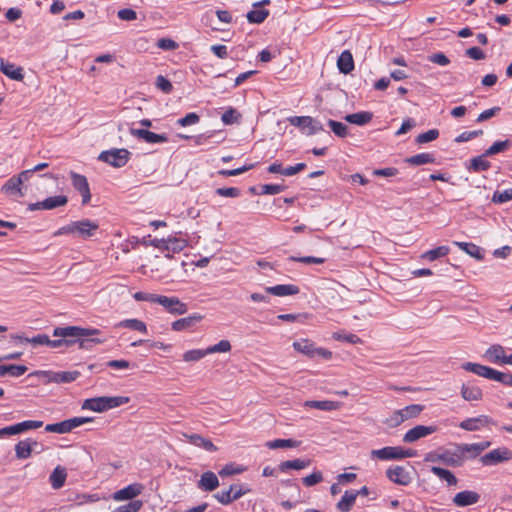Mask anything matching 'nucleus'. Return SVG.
I'll use <instances>...</instances> for the list:
<instances>
[{
	"label": "nucleus",
	"mask_w": 512,
	"mask_h": 512,
	"mask_svg": "<svg viewBox=\"0 0 512 512\" xmlns=\"http://www.w3.org/2000/svg\"><path fill=\"white\" fill-rule=\"evenodd\" d=\"M99 333L98 329L81 328L78 326L56 327L53 331V336L60 337L61 339L50 340L48 338L47 346L52 348H58L63 345L69 346L74 342L72 339H78L80 340V347L87 348L90 343H103V340L97 338L84 339Z\"/></svg>",
	"instance_id": "f257e3e1"
},
{
	"label": "nucleus",
	"mask_w": 512,
	"mask_h": 512,
	"mask_svg": "<svg viewBox=\"0 0 512 512\" xmlns=\"http://www.w3.org/2000/svg\"><path fill=\"white\" fill-rule=\"evenodd\" d=\"M130 401L126 396H102L86 399L82 404V409L102 413L107 410L117 408Z\"/></svg>",
	"instance_id": "f03ea898"
},
{
	"label": "nucleus",
	"mask_w": 512,
	"mask_h": 512,
	"mask_svg": "<svg viewBox=\"0 0 512 512\" xmlns=\"http://www.w3.org/2000/svg\"><path fill=\"white\" fill-rule=\"evenodd\" d=\"M416 452L412 449H404L399 446H387L381 449L372 450V458L380 460H400L404 458L414 457Z\"/></svg>",
	"instance_id": "7ed1b4c3"
},
{
	"label": "nucleus",
	"mask_w": 512,
	"mask_h": 512,
	"mask_svg": "<svg viewBox=\"0 0 512 512\" xmlns=\"http://www.w3.org/2000/svg\"><path fill=\"white\" fill-rule=\"evenodd\" d=\"M131 152L125 148H114L106 151H102L98 159L105 162L115 168H121L126 165L130 159Z\"/></svg>",
	"instance_id": "20e7f679"
},
{
	"label": "nucleus",
	"mask_w": 512,
	"mask_h": 512,
	"mask_svg": "<svg viewBox=\"0 0 512 512\" xmlns=\"http://www.w3.org/2000/svg\"><path fill=\"white\" fill-rule=\"evenodd\" d=\"M293 348L309 358L321 357L323 359H331L332 352L321 347H315L314 343L308 339H301L292 344Z\"/></svg>",
	"instance_id": "39448f33"
},
{
	"label": "nucleus",
	"mask_w": 512,
	"mask_h": 512,
	"mask_svg": "<svg viewBox=\"0 0 512 512\" xmlns=\"http://www.w3.org/2000/svg\"><path fill=\"white\" fill-rule=\"evenodd\" d=\"M491 442L483 441L480 443H472V444H458L456 445V453L460 458V465H462L464 459L476 458L483 451L489 448Z\"/></svg>",
	"instance_id": "423d86ee"
},
{
	"label": "nucleus",
	"mask_w": 512,
	"mask_h": 512,
	"mask_svg": "<svg viewBox=\"0 0 512 512\" xmlns=\"http://www.w3.org/2000/svg\"><path fill=\"white\" fill-rule=\"evenodd\" d=\"M288 121L291 125L298 127L307 135H313L317 131L322 130L321 124L310 116H292L288 118Z\"/></svg>",
	"instance_id": "0eeeda50"
},
{
	"label": "nucleus",
	"mask_w": 512,
	"mask_h": 512,
	"mask_svg": "<svg viewBox=\"0 0 512 512\" xmlns=\"http://www.w3.org/2000/svg\"><path fill=\"white\" fill-rule=\"evenodd\" d=\"M155 303L162 305L168 312L176 315H183L188 311L187 305L181 302L177 297H167L156 294Z\"/></svg>",
	"instance_id": "6e6552de"
},
{
	"label": "nucleus",
	"mask_w": 512,
	"mask_h": 512,
	"mask_svg": "<svg viewBox=\"0 0 512 512\" xmlns=\"http://www.w3.org/2000/svg\"><path fill=\"white\" fill-rule=\"evenodd\" d=\"M512 459V452L505 447L494 449L481 457L483 465L490 466Z\"/></svg>",
	"instance_id": "1a4fd4ad"
},
{
	"label": "nucleus",
	"mask_w": 512,
	"mask_h": 512,
	"mask_svg": "<svg viewBox=\"0 0 512 512\" xmlns=\"http://www.w3.org/2000/svg\"><path fill=\"white\" fill-rule=\"evenodd\" d=\"M387 478L395 484L407 486L412 481L411 473L403 466H392L386 470Z\"/></svg>",
	"instance_id": "9d476101"
},
{
	"label": "nucleus",
	"mask_w": 512,
	"mask_h": 512,
	"mask_svg": "<svg viewBox=\"0 0 512 512\" xmlns=\"http://www.w3.org/2000/svg\"><path fill=\"white\" fill-rule=\"evenodd\" d=\"M98 228V224L89 219H82L73 222L74 235L83 239L93 237L96 234Z\"/></svg>",
	"instance_id": "9b49d317"
},
{
	"label": "nucleus",
	"mask_w": 512,
	"mask_h": 512,
	"mask_svg": "<svg viewBox=\"0 0 512 512\" xmlns=\"http://www.w3.org/2000/svg\"><path fill=\"white\" fill-rule=\"evenodd\" d=\"M456 451L450 452L445 451L441 454L436 452H429L425 455V462H443L444 464L452 467L460 466V458L458 457Z\"/></svg>",
	"instance_id": "f8f14e48"
},
{
	"label": "nucleus",
	"mask_w": 512,
	"mask_h": 512,
	"mask_svg": "<svg viewBox=\"0 0 512 512\" xmlns=\"http://www.w3.org/2000/svg\"><path fill=\"white\" fill-rule=\"evenodd\" d=\"M67 202H68V198L64 195L53 196V197H49L43 201L29 204L28 210H30V211L52 210L57 207L66 205Z\"/></svg>",
	"instance_id": "ddd939ff"
},
{
	"label": "nucleus",
	"mask_w": 512,
	"mask_h": 512,
	"mask_svg": "<svg viewBox=\"0 0 512 512\" xmlns=\"http://www.w3.org/2000/svg\"><path fill=\"white\" fill-rule=\"evenodd\" d=\"M437 430L435 426L417 425L409 429L403 436V442L414 443L421 438L427 437Z\"/></svg>",
	"instance_id": "4468645a"
},
{
	"label": "nucleus",
	"mask_w": 512,
	"mask_h": 512,
	"mask_svg": "<svg viewBox=\"0 0 512 512\" xmlns=\"http://www.w3.org/2000/svg\"><path fill=\"white\" fill-rule=\"evenodd\" d=\"M494 424L492 418L487 415H480L478 417L467 418L460 422L459 427L466 431H478L483 427Z\"/></svg>",
	"instance_id": "2eb2a0df"
},
{
	"label": "nucleus",
	"mask_w": 512,
	"mask_h": 512,
	"mask_svg": "<svg viewBox=\"0 0 512 512\" xmlns=\"http://www.w3.org/2000/svg\"><path fill=\"white\" fill-rule=\"evenodd\" d=\"M70 175L74 188L78 190L82 196V204H87L91 199V193L86 177L75 172H71Z\"/></svg>",
	"instance_id": "dca6fc26"
},
{
	"label": "nucleus",
	"mask_w": 512,
	"mask_h": 512,
	"mask_svg": "<svg viewBox=\"0 0 512 512\" xmlns=\"http://www.w3.org/2000/svg\"><path fill=\"white\" fill-rule=\"evenodd\" d=\"M129 132L132 136L147 143H164L168 141L165 134H156L145 129L130 128Z\"/></svg>",
	"instance_id": "f3484780"
},
{
	"label": "nucleus",
	"mask_w": 512,
	"mask_h": 512,
	"mask_svg": "<svg viewBox=\"0 0 512 512\" xmlns=\"http://www.w3.org/2000/svg\"><path fill=\"white\" fill-rule=\"evenodd\" d=\"M480 500V495L472 490H464L457 493L452 502L456 507H466L470 505H474L478 503Z\"/></svg>",
	"instance_id": "a211bd4d"
},
{
	"label": "nucleus",
	"mask_w": 512,
	"mask_h": 512,
	"mask_svg": "<svg viewBox=\"0 0 512 512\" xmlns=\"http://www.w3.org/2000/svg\"><path fill=\"white\" fill-rule=\"evenodd\" d=\"M143 491V485L139 483H133L125 488H122L118 491H116L113 494V499L115 501H124V500H131L135 497L139 496Z\"/></svg>",
	"instance_id": "6ab92c4d"
},
{
	"label": "nucleus",
	"mask_w": 512,
	"mask_h": 512,
	"mask_svg": "<svg viewBox=\"0 0 512 512\" xmlns=\"http://www.w3.org/2000/svg\"><path fill=\"white\" fill-rule=\"evenodd\" d=\"M92 421L89 417H74L57 423V434H66L73 429Z\"/></svg>",
	"instance_id": "aec40b11"
},
{
	"label": "nucleus",
	"mask_w": 512,
	"mask_h": 512,
	"mask_svg": "<svg viewBox=\"0 0 512 512\" xmlns=\"http://www.w3.org/2000/svg\"><path fill=\"white\" fill-rule=\"evenodd\" d=\"M23 183L16 176H12L1 188V191L10 197H23Z\"/></svg>",
	"instance_id": "412c9836"
},
{
	"label": "nucleus",
	"mask_w": 512,
	"mask_h": 512,
	"mask_svg": "<svg viewBox=\"0 0 512 512\" xmlns=\"http://www.w3.org/2000/svg\"><path fill=\"white\" fill-rule=\"evenodd\" d=\"M38 443L30 438L21 440L15 445V455L17 459H27L31 456L33 449Z\"/></svg>",
	"instance_id": "4be33fe9"
},
{
	"label": "nucleus",
	"mask_w": 512,
	"mask_h": 512,
	"mask_svg": "<svg viewBox=\"0 0 512 512\" xmlns=\"http://www.w3.org/2000/svg\"><path fill=\"white\" fill-rule=\"evenodd\" d=\"M0 71L12 80L22 81L24 78L23 69L13 63L0 60Z\"/></svg>",
	"instance_id": "5701e85b"
},
{
	"label": "nucleus",
	"mask_w": 512,
	"mask_h": 512,
	"mask_svg": "<svg viewBox=\"0 0 512 512\" xmlns=\"http://www.w3.org/2000/svg\"><path fill=\"white\" fill-rule=\"evenodd\" d=\"M265 290L267 294H271L278 297L296 295L299 293V288L293 284H280L276 286L266 287Z\"/></svg>",
	"instance_id": "b1692460"
},
{
	"label": "nucleus",
	"mask_w": 512,
	"mask_h": 512,
	"mask_svg": "<svg viewBox=\"0 0 512 512\" xmlns=\"http://www.w3.org/2000/svg\"><path fill=\"white\" fill-rule=\"evenodd\" d=\"M219 486V480L212 471L204 472L198 482V488L202 491H214Z\"/></svg>",
	"instance_id": "393cba45"
},
{
	"label": "nucleus",
	"mask_w": 512,
	"mask_h": 512,
	"mask_svg": "<svg viewBox=\"0 0 512 512\" xmlns=\"http://www.w3.org/2000/svg\"><path fill=\"white\" fill-rule=\"evenodd\" d=\"M184 437L189 443L196 447L203 448L210 452L217 451V447L209 439H206L199 434H184Z\"/></svg>",
	"instance_id": "a878e982"
},
{
	"label": "nucleus",
	"mask_w": 512,
	"mask_h": 512,
	"mask_svg": "<svg viewBox=\"0 0 512 512\" xmlns=\"http://www.w3.org/2000/svg\"><path fill=\"white\" fill-rule=\"evenodd\" d=\"M337 67L341 73L348 74L354 69V60L349 50L343 51L338 60Z\"/></svg>",
	"instance_id": "bb28decb"
},
{
	"label": "nucleus",
	"mask_w": 512,
	"mask_h": 512,
	"mask_svg": "<svg viewBox=\"0 0 512 512\" xmlns=\"http://www.w3.org/2000/svg\"><path fill=\"white\" fill-rule=\"evenodd\" d=\"M461 396L466 401H479L483 397V392L478 386L467 383L461 387Z\"/></svg>",
	"instance_id": "cd10ccee"
},
{
	"label": "nucleus",
	"mask_w": 512,
	"mask_h": 512,
	"mask_svg": "<svg viewBox=\"0 0 512 512\" xmlns=\"http://www.w3.org/2000/svg\"><path fill=\"white\" fill-rule=\"evenodd\" d=\"M67 478L66 469L62 466H57L49 476V481L54 489H60L64 486Z\"/></svg>",
	"instance_id": "c85d7f7f"
},
{
	"label": "nucleus",
	"mask_w": 512,
	"mask_h": 512,
	"mask_svg": "<svg viewBox=\"0 0 512 512\" xmlns=\"http://www.w3.org/2000/svg\"><path fill=\"white\" fill-rule=\"evenodd\" d=\"M303 405L304 407L314 408L322 411H333L337 410L340 407V404L338 402L330 400H308L305 401Z\"/></svg>",
	"instance_id": "c756f323"
},
{
	"label": "nucleus",
	"mask_w": 512,
	"mask_h": 512,
	"mask_svg": "<svg viewBox=\"0 0 512 512\" xmlns=\"http://www.w3.org/2000/svg\"><path fill=\"white\" fill-rule=\"evenodd\" d=\"M485 357L492 363H504L506 355L504 348L501 345L495 344L486 350Z\"/></svg>",
	"instance_id": "7c9ffc66"
},
{
	"label": "nucleus",
	"mask_w": 512,
	"mask_h": 512,
	"mask_svg": "<svg viewBox=\"0 0 512 512\" xmlns=\"http://www.w3.org/2000/svg\"><path fill=\"white\" fill-rule=\"evenodd\" d=\"M462 368L486 379H489L492 373V368L478 363L466 362L462 365Z\"/></svg>",
	"instance_id": "2f4dec72"
},
{
	"label": "nucleus",
	"mask_w": 512,
	"mask_h": 512,
	"mask_svg": "<svg viewBox=\"0 0 512 512\" xmlns=\"http://www.w3.org/2000/svg\"><path fill=\"white\" fill-rule=\"evenodd\" d=\"M372 113L367 111L357 112L353 114H348L345 116V120L351 124L355 125H365L372 120Z\"/></svg>",
	"instance_id": "473e14b6"
},
{
	"label": "nucleus",
	"mask_w": 512,
	"mask_h": 512,
	"mask_svg": "<svg viewBox=\"0 0 512 512\" xmlns=\"http://www.w3.org/2000/svg\"><path fill=\"white\" fill-rule=\"evenodd\" d=\"M27 371V367L24 365H0V376L4 377L10 375L12 377H20Z\"/></svg>",
	"instance_id": "72a5a7b5"
},
{
	"label": "nucleus",
	"mask_w": 512,
	"mask_h": 512,
	"mask_svg": "<svg viewBox=\"0 0 512 512\" xmlns=\"http://www.w3.org/2000/svg\"><path fill=\"white\" fill-rule=\"evenodd\" d=\"M357 496L358 493H354V491H346L341 500L337 503V508L341 512H349L355 503Z\"/></svg>",
	"instance_id": "f704fd0d"
},
{
	"label": "nucleus",
	"mask_w": 512,
	"mask_h": 512,
	"mask_svg": "<svg viewBox=\"0 0 512 512\" xmlns=\"http://www.w3.org/2000/svg\"><path fill=\"white\" fill-rule=\"evenodd\" d=\"M187 246V241L185 239L169 236L167 237V245L166 251L168 253H179Z\"/></svg>",
	"instance_id": "c9c22d12"
},
{
	"label": "nucleus",
	"mask_w": 512,
	"mask_h": 512,
	"mask_svg": "<svg viewBox=\"0 0 512 512\" xmlns=\"http://www.w3.org/2000/svg\"><path fill=\"white\" fill-rule=\"evenodd\" d=\"M202 319L201 315H192L189 317L181 318L172 323V329L174 331H182L191 327L195 322Z\"/></svg>",
	"instance_id": "e433bc0d"
},
{
	"label": "nucleus",
	"mask_w": 512,
	"mask_h": 512,
	"mask_svg": "<svg viewBox=\"0 0 512 512\" xmlns=\"http://www.w3.org/2000/svg\"><path fill=\"white\" fill-rule=\"evenodd\" d=\"M453 244L456 245L457 247H459L462 251L466 252L467 254H469L470 256H472L476 259L483 258L482 250L476 244L467 243V242H458V241H454Z\"/></svg>",
	"instance_id": "4c0bfd02"
},
{
	"label": "nucleus",
	"mask_w": 512,
	"mask_h": 512,
	"mask_svg": "<svg viewBox=\"0 0 512 512\" xmlns=\"http://www.w3.org/2000/svg\"><path fill=\"white\" fill-rule=\"evenodd\" d=\"M431 472L440 479L445 480L448 485L455 486L458 483V480L455 477V475L447 469L433 466L431 468Z\"/></svg>",
	"instance_id": "58836bf2"
},
{
	"label": "nucleus",
	"mask_w": 512,
	"mask_h": 512,
	"mask_svg": "<svg viewBox=\"0 0 512 512\" xmlns=\"http://www.w3.org/2000/svg\"><path fill=\"white\" fill-rule=\"evenodd\" d=\"M424 407L420 404H411L402 409H399L401 412V416L403 418V422L416 418L423 411Z\"/></svg>",
	"instance_id": "ea45409f"
},
{
	"label": "nucleus",
	"mask_w": 512,
	"mask_h": 512,
	"mask_svg": "<svg viewBox=\"0 0 512 512\" xmlns=\"http://www.w3.org/2000/svg\"><path fill=\"white\" fill-rule=\"evenodd\" d=\"M310 465V460H304V459H294V460H287L282 462L279 465V469L282 472H285L288 469H295V470H301Z\"/></svg>",
	"instance_id": "a19ab883"
},
{
	"label": "nucleus",
	"mask_w": 512,
	"mask_h": 512,
	"mask_svg": "<svg viewBox=\"0 0 512 512\" xmlns=\"http://www.w3.org/2000/svg\"><path fill=\"white\" fill-rule=\"evenodd\" d=\"M300 441L294 439H275L266 443L267 447L270 449H278V448H295L300 445Z\"/></svg>",
	"instance_id": "79ce46f5"
},
{
	"label": "nucleus",
	"mask_w": 512,
	"mask_h": 512,
	"mask_svg": "<svg viewBox=\"0 0 512 512\" xmlns=\"http://www.w3.org/2000/svg\"><path fill=\"white\" fill-rule=\"evenodd\" d=\"M118 327L133 329L142 333H147L146 324L139 319H125L118 323Z\"/></svg>",
	"instance_id": "37998d69"
},
{
	"label": "nucleus",
	"mask_w": 512,
	"mask_h": 512,
	"mask_svg": "<svg viewBox=\"0 0 512 512\" xmlns=\"http://www.w3.org/2000/svg\"><path fill=\"white\" fill-rule=\"evenodd\" d=\"M80 376V372L78 371H60L55 372V383L56 384H65L71 383L78 379Z\"/></svg>",
	"instance_id": "c03bdc74"
},
{
	"label": "nucleus",
	"mask_w": 512,
	"mask_h": 512,
	"mask_svg": "<svg viewBox=\"0 0 512 512\" xmlns=\"http://www.w3.org/2000/svg\"><path fill=\"white\" fill-rule=\"evenodd\" d=\"M487 156L488 155H485L484 153L480 156L471 159L470 169H472L475 172L488 170L490 168V162L485 159Z\"/></svg>",
	"instance_id": "a18cd8bd"
},
{
	"label": "nucleus",
	"mask_w": 512,
	"mask_h": 512,
	"mask_svg": "<svg viewBox=\"0 0 512 512\" xmlns=\"http://www.w3.org/2000/svg\"><path fill=\"white\" fill-rule=\"evenodd\" d=\"M450 249L447 246H439L435 249L426 251L421 255L423 259H427L429 261H434L440 257H444L449 253Z\"/></svg>",
	"instance_id": "49530a36"
},
{
	"label": "nucleus",
	"mask_w": 512,
	"mask_h": 512,
	"mask_svg": "<svg viewBox=\"0 0 512 512\" xmlns=\"http://www.w3.org/2000/svg\"><path fill=\"white\" fill-rule=\"evenodd\" d=\"M435 161L434 156L430 153H420L407 158L406 162L411 165H423L433 163Z\"/></svg>",
	"instance_id": "de8ad7c7"
},
{
	"label": "nucleus",
	"mask_w": 512,
	"mask_h": 512,
	"mask_svg": "<svg viewBox=\"0 0 512 512\" xmlns=\"http://www.w3.org/2000/svg\"><path fill=\"white\" fill-rule=\"evenodd\" d=\"M12 339L18 340L20 342L31 343L33 346L47 345L48 343V336L45 334H39L32 338L16 335L12 336Z\"/></svg>",
	"instance_id": "09e8293b"
},
{
	"label": "nucleus",
	"mask_w": 512,
	"mask_h": 512,
	"mask_svg": "<svg viewBox=\"0 0 512 512\" xmlns=\"http://www.w3.org/2000/svg\"><path fill=\"white\" fill-rule=\"evenodd\" d=\"M269 11L265 9L251 10L247 13V20L250 23L260 24L268 17Z\"/></svg>",
	"instance_id": "8fccbe9b"
},
{
	"label": "nucleus",
	"mask_w": 512,
	"mask_h": 512,
	"mask_svg": "<svg viewBox=\"0 0 512 512\" xmlns=\"http://www.w3.org/2000/svg\"><path fill=\"white\" fill-rule=\"evenodd\" d=\"M207 355L206 349H193L183 354V360L186 362L199 361Z\"/></svg>",
	"instance_id": "3c124183"
},
{
	"label": "nucleus",
	"mask_w": 512,
	"mask_h": 512,
	"mask_svg": "<svg viewBox=\"0 0 512 512\" xmlns=\"http://www.w3.org/2000/svg\"><path fill=\"white\" fill-rule=\"evenodd\" d=\"M231 350V344L228 340H221L219 343L206 348L207 354L226 353Z\"/></svg>",
	"instance_id": "603ef678"
},
{
	"label": "nucleus",
	"mask_w": 512,
	"mask_h": 512,
	"mask_svg": "<svg viewBox=\"0 0 512 512\" xmlns=\"http://www.w3.org/2000/svg\"><path fill=\"white\" fill-rule=\"evenodd\" d=\"M510 141L509 140H505V141H497L495 143H493L486 151H485V155H488V156H491V155H495L497 153H500V152H503L504 150H506L507 148L510 147Z\"/></svg>",
	"instance_id": "864d4df0"
},
{
	"label": "nucleus",
	"mask_w": 512,
	"mask_h": 512,
	"mask_svg": "<svg viewBox=\"0 0 512 512\" xmlns=\"http://www.w3.org/2000/svg\"><path fill=\"white\" fill-rule=\"evenodd\" d=\"M237 488V485H231L230 488L226 491L218 492L214 495V497L223 505H228L234 499L232 498V492Z\"/></svg>",
	"instance_id": "5fc2aeb1"
},
{
	"label": "nucleus",
	"mask_w": 512,
	"mask_h": 512,
	"mask_svg": "<svg viewBox=\"0 0 512 512\" xmlns=\"http://www.w3.org/2000/svg\"><path fill=\"white\" fill-rule=\"evenodd\" d=\"M438 137H439V131L437 129H430L424 133L419 134L416 137V142L418 144H425V143L436 140Z\"/></svg>",
	"instance_id": "6e6d98bb"
},
{
	"label": "nucleus",
	"mask_w": 512,
	"mask_h": 512,
	"mask_svg": "<svg viewBox=\"0 0 512 512\" xmlns=\"http://www.w3.org/2000/svg\"><path fill=\"white\" fill-rule=\"evenodd\" d=\"M403 423V418L399 410H395L392 414L384 420V424L388 428H396Z\"/></svg>",
	"instance_id": "4d7b16f0"
},
{
	"label": "nucleus",
	"mask_w": 512,
	"mask_h": 512,
	"mask_svg": "<svg viewBox=\"0 0 512 512\" xmlns=\"http://www.w3.org/2000/svg\"><path fill=\"white\" fill-rule=\"evenodd\" d=\"M512 200V188L506 189L504 191H495L492 197V201L494 203L502 204L507 201Z\"/></svg>",
	"instance_id": "13d9d810"
},
{
	"label": "nucleus",
	"mask_w": 512,
	"mask_h": 512,
	"mask_svg": "<svg viewBox=\"0 0 512 512\" xmlns=\"http://www.w3.org/2000/svg\"><path fill=\"white\" fill-rule=\"evenodd\" d=\"M328 125L338 137H345L348 134V127L341 122L329 120Z\"/></svg>",
	"instance_id": "bf43d9fd"
},
{
	"label": "nucleus",
	"mask_w": 512,
	"mask_h": 512,
	"mask_svg": "<svg viewBox=\"0 0 512 512\" xmlns=\"http://www.w3.org/2000/svg\"><path fill=\"white\" fill-rule=\"evenodd\" d=\"M142 501L134 500L126 505H121L112 512H138L142 507Z\"/></svg>",
	"instance_id": "052dcab7"
},
{
	"label": "nucleus",
	"mask_w": 512,
	"mask_h": 512,
	"mask_svg": "<svg viewBox=\"0 0 512 512\" xmlns=\"http://www.w3.org/2000/svg\"><path fill=\"white\" fill-rule=\"evenodd\" d=\"M31 376H36L44 384L55 383V371H35L31 374Z\"/></svg>",
	"instance_id": "680f3d73"
},
{
	"label": "nucleus",
	"mask_w": 512,
	"mask_h": 512,
	"mask_svg": "<svg viewBox=\"0 0 512 512\" xmlns=\"http://www.w3.org/2000/svg\"><path fill=\"white\" fill-rule=\"evenodd\" d=\"M199 120H200L199 115L194 112H191V113H188L186 116L178 119L177 124L182 127H185V126L197 124L199 122Z\"/></svg>",
	"instance_id": "e2e57ef3"
},
{
	"label": "nucleus",
	"mask_w": 512,
	"mask_h": 512,
	"mask_svg": "<svg viewBox=\"0 0 512 512\" xmlns=\"http://www.w3.org/2000/svg\"><path fill=\"white\" fill-rule=\"evenodd\" d=\"M240 114L233 108L226 110L221 117V120L224 124L230 125L238 121Z\"/></svg>",
	"instance_id": "0e129e2a"
},
{
	"label": "nucleus",
	"mask_w": 512,
	"mask_h": 512,
	"mask_svg": "<svg viewBox=\"0 0 512 512\" xmlns=\"http://www.w3.org/2000/svg\"><path fill=\"white\" fill-rule=\"evenodd\" d=\"M243 471H244V469L240 466H236L234 464H227L219 471V475L222 477L232 476V475L240 474Z\"/></svg>",
	"instance_id": "69168bd1"
},
{
	"label": "nucleus",
	"mask_w": 512,
	"mask_h": 512,
	"mask_svg": "<svg viewBox=\"0 0 512 512\" xmlns=\"http://www.w3.org/2000/svg\"><path fill=\"white\" fill-rule=\"evenodd\" d=\"M216 194L222 197L235 198L240 195V190L234 187H222L215 190Z\"/></svg>",
	"instance_id": "338daca9"
},
{
	"label": "nucleus",
	"mask_w": 512,
	"mask_h": 512,
	"mask_svg": "<svg viewBox=\"0 0 512 512\" xmlns=\"http://www.w3.org/2000/svg\"><path fill=\"white\" fill-rule=\"evenodd\" d=\"M155 84L164 93H170L173 89L172 83L162 75L157 76Z\"/></svg>",
	"instance_id": "774afa93"
}]
</instances>
